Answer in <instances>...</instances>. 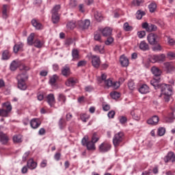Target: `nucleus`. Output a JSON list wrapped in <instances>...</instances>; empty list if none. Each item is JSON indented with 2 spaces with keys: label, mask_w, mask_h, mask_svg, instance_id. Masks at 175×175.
I'll return each mask as SVG.
<instances>
[{
  "label": "nucleus",
  "mask_w": 175,
  "mask_h": 175,
  "mask_svg": "<svg viewBox=\"0 0 175 175\" xmlns=\"http://www.w3.org/2000/svg\"><path fill=\"white\" fill-rule=\"evenodd\" d=\"M106 74H102L100 77H97V81L98 84H102L104 83L105 87H107L108 88H113V90H117L120 88V85H121V83L118 81H113L111 79H108Z\"/></svg>",
  "instance_id": "f257e3e1"
},
{
  "label": "nucleus",
  "mask_w": 175,
  "mask_h": 175,
  "mask_svg": "<svg viewBox=\"0 0 175 175\" xmlns=\"http://www.w3.org/2000/svg\"><path fill=\"white\" fill-rule=\"evenodd\" d=\"M160 90L165 102H169L170 100V96L173 94V86L163 83L160 85Z\"/></svg>",
  "instance_id": "f03ea898"
},
{
  "label": "nucleus",
  "mask_w": 175,
  "mask_h": 175,
  "mask_svg": "<svg viewBox=\"0 0 175 175\" xmlns=\"http://www.w3.org/2000/svg\"><path fill=\"white\" fill-rule=\"evenodd\" d=\"M16 79L18 80V88L23 91H25V90H27V83L25 82L28 80L27 72L19 74Z\"/></svg>",
  "instance_id": "7ed1b4c3"
},
{
  "label": "nucleus",
  "mask_w": 175,
  "mask_h": 175,
  "mask_svg": "<svg viewBox=\"0 0 175 175\" xmlns=\"http://www.w3.org/2000/svg\"><path fill=\"white\" fill-rule=\"evenodd\" d=\"M124 140V133L119 132L113 136V144L114 147H118L120 144L122 143V141Z\"/></svg>",
  "instance_id": "20e7f679"
},
{
  "label": "nucleus",
  "mask_w": 175,
  "mask_h": 175,
  "mask_svg": "<svg viewBox=\"0 0 175 175\" xmlns=\"http://www.w3.org/2000/svg\"><path fill=\"white\" fill-rule=\"evenodd\" d=\"M83 146H86L87 149L89 151L95 150L96 148L95 147V143L92 141H87V138L85 137L81 141Z\"/></svg>",
  "instance_id": "39448f33"
},
{
  "label": "nucleus",
  "mask_w": 175,
  "mask_h": 175,
  "mask_svg": "<svg viewBox=\"0 0 175 175\" xmlns=\"http://www.w3.org/2000/svg\"><path fill=\"white\" fill-rule=\"evenodd\" d=\"M90 58L92 66L98 69L100 66V57L96 55H91Z\"/></svg>",
  "instance_id": "423d86ee"
},
{
  "label": "nucleus",
  "mask_w": 175,
  "mask_h": 175,
  "mask_svg": "<svg viewBox=\"0 0 175 175\" xmlns=\"http://www.w3.org/2000/svg\"><path fill=\"white\" fill-rule=\"evenodd\" d=\"M111 148V144L106 142L102 143L98 147V150L100 152H107V151H110Z\"/></svg>",
  "instance_id": "0eeeda50"
},
{
  "label": "nucleus",
  "mask_w": 175,
  "mask_h": 175,
  "mask_svg": "<svg viewBox=\"0 0 175 175\" xmlns=\"http://www.w3.org/2000/svg\"><path fill=\"white\" fill-rule=\"evenodd\" d=\"M90 25L91 22L88 19H85L84 21H79L77 22V25H79V28H81V29H88Z\"/></svg>",
  "instance_id": "6e6552de"
},
{
  "label": "nucleus",
  "mask_w": 175,
  "mask_h": 175,
  "mask_svg": "<svg viewBox=\"0 0 175 175\" xmlns=\"http://www.w3.org/2000/svg\"><path fill=\"white\" fill-rule=\"evenodd\" d=\"M148 42L152 45L157 44L158 43V36L157 34L150 33L148 36H147Z\"/></svg>",
  "instance_id": "1a4fd4ad"
},
{
  "label": "nucleus",
  "mask_w": 175,
  "mask_h": 175,
  "mask_svg": "<svg viewBox=\"0 0 175 175\" xmlns=\"http://www.w3.org/2000/svg\"><path fill=\"white\" fill-rule=\"evenodd\" d=\"M42 122H40V120L39 118H33L30 121V126L33 129H38L39 126H40Z\"/></svg>",
  "instance_id": "9d476101"
},
{
  "label": "nucleus",
  "mask_w": 175,
  "mask_h": 175,
  "mask_svg": "<svg viewBox=\"0 0 175 175\" xmlns=\"http://www.w3.org/2000/svg\"><path fill=\"white\" fill-rule=\"evenodd\" d=\"M164 68H165L167 73H173L175 70L174 64L172 62L164 63Z\"/></svg>",
  "instance_id": "9b49d317"
},
{
  "label": "nucleus",
  "mask_w": 175,
  "mask_h": 175,
  "mask_svg": "<svg viewBox=\"0 0 175 175\" xmlns=\"http://www.w3.org/2000/svg\"><path fill=\"white\" fill-rule=\"evenodd\" d=\"M142 28L146 29L148 32H152V31L157 30V26L152 24H148L147 23H144L142 24Z\"/></svg>",
  "instance_id": "f8f14e48"
},
{
  "label": "nucleus",
  "mask_w": 175,
  "mask_h": 175,
  "mask_svg": "<svg viewBox=\"0 0 175 175\" xmlns=\"http://www.w3.org/2000/svg\"><path fill=\"white\" fill-rule=\"evenodd\" d=\"M76 84H77V79L73 77L68 78L65 82L67 87H74Z\"/></svg>",
  "instance_id": "ddd939ff"
},
{
  "label": "nucleus",
  "mask_w": 175,
  "mask_h": 175,
  "mask_svg": "<svg viewBox=\"0 0 175 175\" xmlns=\"http://www.w3.org/2000/svg\"><path fill=\"white\" fill-rule=\"evenodd\" d=\"M46 102L51 106V107H53L54 105H55V97H54V94H49L46 96Z\"/></svg>",
  "instance_id": "4468645a"
},
{
  "label": "nucleus",
  "mask_w": 175,
  "mask_h": 175,
  "mask_svg": "<svg viewBox=\"0 0 175 175\" xmlns=\"http://www.w3.org/2000/svg\"><path fill=\"white\" fill-rule=\"evenodd\" d=\"M120 62L122 66H123L124 68H126V66H128L129 65V59H128V57H126V56H125L124 55L120 56Z\"/></svg>",
  "instance_id": "2eb2a0df"
},
{
  "label": "nucleus",
  "mask_w": 175,
  "mask_h": 175,
  "mask_svg": "<svg viewBox=\"0 0 175 175\" xmlns=\"http://www.w3.org/2000/svg\"><path fill=\"white\" fill-rule=\"evenodd\" d=\"M161 80V77H154L153 79L150 81L151 85L154 87L155 90L157 88H161V84H159V81Z\"/></svg>",
  "instance_id": "dca6fc26"
},
{
  "label": "nucleus",
  "mask_w": 175,
  "mask_h": 175,
  "mask_svg": "<svg viewBox=\"0 0 175 175\" xmlns=\"http://www.w3.org/2000/svg\"><path fill=\"white\" fill-rule=\"evenodd\" d=\"M139 92L142 94H148L150 92V88L146 84L142 85L138 89Z\"/></svg>",
  "instance_id": "f3484780"
},
{
  "label": "nucleus",
  "mask_w": 175,
  "mask_h": 175,
  "mask_svg": "<svg viewBox=\"0 0 175 175\" xmlns=\"http://www.w3.org/2000/svg\"><path fill=\"white\" fill-rule=\"evenodd\" d=\"M27 167L30 169V170H33L34 169H36L38 166V163L33 161V159H30L27 161Z\"/></svg>",
  "instance_id": "a211bd4d"
},
{
  "label": "nucleus",
  "mask_w": 175,
  "mask_h": 175,
  "mask_svg": "<svg viewBox=\"0 0 175 175\" xmlns=\"http://www.w3.org/2000/svg\"><path fill=\"white\" fill-rule=\"evenodd\" d=\"M62 75L64 77H69L70 76V68L68 66H64L62 68Z\"/></svg>",
  "instance_id": "6ab92c4d"
},
{
  "label": "nucleus",
  "mask_w": 175,
  "mask_h": 175,
  "mask_svg": "<svg viewBox=\"0 0 175 175\" xmlns=\"http://www.w3.org/2000/svg\"><path fill=\"white\" fill-rule=\"evenodd\" d=\"M159 122V118L157 116H154L147 120L148 125H157Z\"/></svg>",
  "instance_id": "aec40b11"
},
{
  "label": "nucleus",
  "mask_w": 175,
  "mask_h": 175,
  "mask_svg": "<svg viewBox=\"0 0 175 175\" xmlns=\"http://www.w3.org/2000/svg\"><path fill=\"white\" fill-rule=\"evenodd\" d=\"M133 120H135V121H139L140 120V117L142 116V111L140 110H135L133 111L131 113Z\"/></svg>",
  "instance_id": "412c9836"
},
{
  "label": "nucleus",
  "mask_w": 175,
  "mask_h": 175,
  "mask_svg": "<svg viewBox=\"0 0 175 175\" xmlns=\"http://www.w3.org/2000/svg\"><path fill=\"white\" fill-rule=\"evenodd\" d=\"M31 24L33 27L36 28V29H43V25H42V23H40V22L36 19H32Z\"/></svg>",
  "instance_id": "4be33fe9"
},
{
  "label": "nucleus",
  "mask_w": 175,
  "mask_h": 175,
  "mask_svg": "<svg viewBox=\"0 0 175 175\" xmlns=\"http://www.w3.org/2000/svg\"><path fill=\"white\" fill-rule=\"evenodd\" d=\"M0 142L3 144H8V142H9V137L3 132H0Z\"/></svg>",
  "instance_id": "5701e85b"
},
{
  "label": "nucleus",
  "mask_w": 175,
  "mask_h": 175,
  "mask_svg": "<svg viewBox=\"0 0 175 175\" xmlns=\"http://www.w3.org/2000/svg\"><path fill=\"white\" fill-rule=\"evenodd\" d=\"M23 47H24V44L23 42H18L14 46V48H13L14 53L17 54L18 51H23Z\"/></svg>",
  "instance_id": "b1692460"
},
{
  "label": "nucleus",
  "mask_w": 175,
  "mask_h": 175,
  "mask_svg": "<svg viewBox=\"0 0 175 175\" xmlns=\"http://www.w3.org/2000/svg\"><path fill=\"white\" fill-rule=\"evenodd\" d=\"M111 32H113V30L110 27H105L101 30V33L105 37L111 36Z\"/></svg>",
  "instance_id": "393cba45"
},
{
  "label": "nucleus",
  "mask_w": 175,
  "mask_h": 175,
  "mask_svg": "<svg viewBox=\"0 0 175 175\" xmlns=\"http://www.w3.org/2000/svg\"><path fill=\"white\" fill-rule=\"evenodd\" d=\"M151 72L152 73H153L154 77H159V76H161L162 71H161V70L159 68H158L157 67L153 66L151 68Z\"/></svg>",
  "instance_id": "a878e982"
},
{
  "label": "nucleus",
  "mask_w": 175,
  "mask_h": 175,
  "mask_svg": "<svg viewBox=\"0 0 175 175\" xmlns=\"http://www.w3.org/2000/svg\"><path fill=\"white\" fill-rule=\"evenodd\" d=\"M72 61H79L80 59V54L79 50L72 49Z\"/></svg>",
  "instance_id": "bb28decb"
},
{
  "label": "nucleus",
  "mask_w": 175,
  "mask_h": 175,
  "mask_svg": "<svg viewBox=\"0 0 175 175\" xmlns=\"http://www.w3.org/2000/svg\"><path fill=\"white\" fill-rule=\"evenodd\" d=\"M174 113L175 111L173 110L172 112L168 113V115L167 116V117H165V120L166 121V122H173V121H174Z\"/></svg>",
  "instance_id": "cd10ccee"
},
{
  "label": "nucleus",
  "mask_w": 175,
  "mask_h": 175,
  "mask_svg": "<svg viewBox=\"0 0 175 175\" xmlns=\"http://www.w3.org/2000/svg\"><path fill=\"white\" fill-rule=\"evenodd\" d=\"M21 65V62L18 60H14L10 64V70H16Z\"/></svg>",
  "instance_id": "c85d7f7f"
},
{
  "label": "nucleus",
  "mask_w": 175,
  "mask_h": 175,
  "mask_svg": "<svg viewBox=\"0 0 175 175\" xmlns=\"http://www.w3.org/2000/svg\"><path fill=\"white\" fill-rule=\"evenodd\" d=\"M175 154L173 152H170L167 154L165 161V162H174Z\"/></svg>",
  "instance_id": "c756f323"
},
{
  "label": "nucleus",
  "mask_w": 175,
  "mask_h": 175,
  "mask_svg": "<svg viewBox=\"0 0 175 175\" xmlns=\"http://www.w3.org/2000/svg\"><path fill=\"white\" fill-rule=\"evenodd\" d=\"M139 49L142 50V51H147V50H149L150 47L146 41H142L139 43Z\"/></svg>",
  "instance_id": "7c9ffc66"
},
{
  "label": "nucleus",
  "mask_w": 175,
  "mask_h": 175,
  "mask_svg": "<svg viewBox=\"0 0 175 175\" xmlns=\"http://www.w3.org/2000/svg\"><path fill=\"white\" fill-rule=\"evenodd\" d=\"M58 126L59 129H65V127L66 126V120H65V119L63 118H61L59 120Z\"/></svg>",
  "instance_id": "2f4dec72"
},
{
  "label": "nucleus",
  "mask_w": 175,
  "mask_h": 175,
  "mask_svg": "<svg viewBox=\"0 0 175 175\" xmlns=\"http://www.w3.org/2000/svg\"><path fill=\"white\" fill-rule=\"evenodd\" d=\"M94 18L98 23L103 21V15H102V13L99 12V11H96L94 12Z\"/></svg>",
  "instance_id": "473e14b6"
},
{
  "label": "nucleus",
  "mask_w": 175,
  "mask_h": 175,
  "mask_svg": "<svg viewBox=\"0 0 175 175\" xmlns=\"http://www.w3.org/2000/svg\"><path fill=\"white\" fill-rule=\"evenodd\" d=\"M2 106L3 109H4V110H6L9 113L12 111V104L10 103V102L4 103L2 104Z\"/></svg>",
  "instance_id": "72a5a7b5"
},
{
  "label": "nucleus",
  "mask_w": 175,
  "mask_h": 175,
  "mask_svg": "<svg viewBox=\"0 0 175 175\" xmlns=\"http://www.w3.org/2000/svg\"><path fill=\"white\" fill-rule=\"evenodd\" d=\"M33 39H35V34L31 33L27 38V44L29 46H33Z\"/></svg>",
  "instance_id": "f704fd0d"
},
{
  "label": "nucleus",
  "mask_w": 175,
  "mask_h": 175,
  "mask_svg": "<svg viewBox=\"0 0 175 175\" xmlns=\"http://www.w3.org/2000/svg\"><path fill=\"white\" fill-rule=\"evenodd\" d=\"M59 77L57 75H53L50 77L49 83L51 85H55V83H57V80H58Z\"/></svg>",
  "instance_id": "c9c22d12"
},
{
  "label": "nucleus",
  "mask_w": 175,
  "mask_h": 175,
  "mask_svg": "<svg viewBox=\"0 0 175 175\" xmlns=\"http://www.w3.org/2000/svg\"><path fill=\"white\" fill-rule=\"evenodd\" d=\"M52 21L53 24H57L59 21V14L58 13L52 12Z\"/></svg>",
  "instance_id": "e433bc0d"
},
{
  "label": "nucleus",
  "mask_w": 175,
  "mask_h": 175,
  "mask_svg": "<svg viewBox=\"0 0 175 175\" xmlns=\"http://www.w3.org/2000/svg\"><path fill=\"white\" fill-rule=\"evenodd\" d=\"M94 51H96V53H100V54L105 53V49L102 45H96L94 48Z\"/></svg>",
  "instance_id": "4c0bfd02"
},
{
  "label": "nucleus",
  "mask_w": 175,
  "mask_h": 175,
  "mask_svg": "<svg viewBox=\"0 0 175 175\" xmlns=\"http://www.w3.org/2000/svg\"><path fill=\"white\" fill-rule=\"evenodd\" d=\"M14 143H21L23 142V136L21 135H16L13 137Z\"/></svg>",
  "instance_id": "58836bf2"
},
{
  "label": "nucleus",
  "mask_w": 175,
  "mask_h": 175,
  "mask_svg": "<svg viewBox=\"0 0 175 175\" xmlns=\"http://www.w3.org/2000/svg\"><path fill=\"white\" fill-rule=\"evenodd\" d=\"M90 116L87 113H82L80 115V118L83 122H87L90 120Z\"/></svg>",
  "instance_id": "ea45409f"
},
{
  "label": "nucleus",
  "mask_w": 175,
  "mask_h": 175,
  "mask_svg": "<svg viewBox=\"0 0 175 175\" xmlns=\"http://www.w3.org/2000/svg\"><path fill=\"white\" fill-rule=\"evenodd\" d=\"M135 16L137 20H142V18H143V16H146V12L144 11L138 10Z\"/></svg>",
  "instance_id": "a19ab883"
},
{
  "label": "nucleus",
  "mask_w": 175,
  "mask_h": 175,
  "mask_svg": "<svg viewBox=\"0 0 175 175\" xmlns=\"http://www.w3.org/2000/svg\"><path fill=\"white\" fill-rule=\"evenodd\" d=\"M113 42H114V38L111 36H109L107 37V40H105V44H106V46H110L113 44Z\"/></svg>",
  "instance_id": "79ce46f5"
},
{
  "label": "nucleus",
  "mask_w": 175,
  "mask_h": 175,
  "mask_svg": "<svg viewBox=\"0 0 175 175\" xmlns=\"http://www.w3.org/2000/svg\"><path fill=\"white\" fill-rule=\"evenodd\" d=\"M35 47H37V49H40L43 46V42L40 41L39 39L35 40L33 42V44Z\"/></svg>",
  "instance_id": "37998d69"
},
{
  "label": "nucleus",
  "mask_w": 175,
  "mask_h": 175,
  "mask_svg": "<svg viewBox=\"0 0 175 175\" xmlns=\"http://www.w3.org/2000/svg\"><path fill=\"white\" fill-rule=\"evenodd\" d=\"M10 58V53L8 50H5L2 53V59H9Z\"/></svg>",
  "instance_id": "c03bdc74"
},
{
  "label": "nucleus",
  "mask_w": 175,
  "mask_h": 175,
  "mask_svg": "<svg viewBox=\"0 0 175 175\" xmlns=\"http://www.w3.org/2000/svg\"><path fill=\"white\" fill-rule=\"evenodd\" d=\"M8 111H6L5 109H0V117H9Z\"/></svg>",
  "instance_id": "a18cd8bd"
},
{
  "label": "nucleus",
  "mask_w": 175,
  "mask_h": 175,
  "mask_svg": "<svg viewBox=\"0 0 175 175\" xmlns=\"http://www.w3.org/2000/svg\"><path fill=\"white\" fill-rule=\"evenodd\" d=\"M149 10L150 12V13H154V12H155V10H157V3H151L149 6Z\"/></svg>",
  "instance_id": "49530a36"
},
{
  "label": "nucleus",
  "mask_w": 175,
  "mask_h": 175,
  "mask_svg": "<svg viewBox=\"0 0 175 175\" xmlns=\"http://www.w3.org/2000/svg\"><path fill=\"white\" fill-rule=\"evenodd\" d=\"M2 13L3 18H8V5H3Z\"/></svg>",
  "instance_id": "de8ad7c7"
},
{
  "label": "nucleus",
  "mask_w": 175,
  "mask_h": 175,
  "mask_svg": "<svg viewBox=\"0 0 175 175\" xmlns=\"http://www.w3.org/2000/svg\"><path fill=\"white\" fill-rule=\"evenodd\" d=\"M57 99L59 102H62V104L66 102V96H65L64 94H59Z\"/></svg>",
  "instance_id": "09e8293b"
},
{
  "label": "nucleus",
  "mask_w": 175,
  "mask_h": 175,
  "mask_svg": "<svg viewBox=\"0 0 175 175\" xmlns=\"http://www.w3.org/2000/svg\"><path fill=\"white\" fill-rule=\"evenodd\" d=\"M110 95H111V98H112V99H118V98H120L121 96V95L120 94V93L118 92H111Z\"/></svg>",
  "instance_id": "8fccbe9b"
},
{
  "label": "nucleus",
  "mask_w": 175,
  "mask_h": 175,
  "mask_svg": "<svg viewBox=\"0 0 175 175\" xmlns=\"http://www.w3.org/2000/svg\"><path fill=\"white\" fill-rule=\"evenodd\" d=\"M166 59V55L162 53L160 55H157V61L158 62H163Z\"/></svg>",
  "instance_id": "3c124183"
},
{
  "label": "nucleus",
  "mask_w": 175,
  "mask_h": 175,
  "mask_svg": "<svg viewBox=\"0 0 175 175\" xmlns=\"http://www.w3.org/2000/svg\"><path fill=\"white\" fill-rule=\"evenodd\" d=\"M152 51H162L163 48L162 46L159 44H156L152 48Z\"/></svg>",
  "instance_id": "603ef678"
},
{
  "label": "nucleus",
  "mask_w": 175,
  "mask_h": 175,
  "mask_svg": "<svg viewBox=\"0 0 175 175\" xmlns=\"http://www.w3.org/2000/svg\"><path fill=\"white\" fill-rule=\"evenodd\" d=\"M143 2H144V0H133L132 5L133 6H140L141 3H143Z\"/></svg>",
  "instance_id": "864d4df0"
},
{
  "label": "nucleus",
  "mask_w": 175,
  "mask_h": 175,
  "mask_svg": "<svg viewBox=\"0 0 175 175\" xmlns=\"http://www.w3.org/2000/svg\"><path fill=\"white\" fill-rule=\"evenodd\" d=\"M18 68H19L20 70H25V72H27V70H29V67L21 64V62Z\"/></svg>",
  "instance_id": "5fc2aeb1"
},
{
  "label": "nucleus",
  "mask_w": 175,
  "mask_h": 175,
  "mask_svg": "<svg viewBox=\"0 0 175 175\" xmlns=\"http://www.w3.org/2000/svg\"><path fill=\"white\" fill-rule=\"evenodd\" d=\"M165 132H166L165 128L160 127L158 129L157 135H159V136H163V135H165Z\"/></svg>",
  "instance_id": "6e6d98bb"
},
{
  "label": "nucleus",
  "mask_w": 175,
  "mask_h": 175,
  "mask_svg": "<svg viewBox=\"0 0 175 175\" xmlns=\"http://www.w3.org/2000/svg\"><path fill=\"white\" fill-rule=\"evenodd\" d=\"M150 62H152V64H155L158 62V55H154L150 57Z\"/></svg>",
  "instance_id": "4d7b16f0"
},
{
  "label": "nucleus",
  "mask_w": 175,
  "mask_h": 175,
  "mask_svg": "<svg viewBox=\"0 0 175 175\" xmlns=\"http://www.w3.org/2000/svg\"><path fill=\"white\" fill-rule=\"evenodd\" d=\"M66 27L68 29H73L76 27V23L75 22H69L67 23Z\"/></svg>",
  "instance_id": "13d9d810"
},
{
  "label": "nucleus",
  "mask_w": 175,
  "mask_h": 175,
  "mask_svg": "<svg viewBox=\"0 0 175 175\" xmlns=\"http://www.w3.org/2000/svg\"><path fill=\"white\" fill-rule=\"evenodd\" d=\"M128 87L131 91H133V90H135V82H133V80L129 81Z\"/></svg>",
  "instance_id": "bf43d9fd"
},
{
  "label": "nucleus",
  "mask_w": 175,
  "mask_h": 175,
  "mask_svg": "<svg viewBox=\"0 0 175 175\" xmlns=\"http://www.w3.org/2000/svg\"><path fill=\"white\" fill-rule=\"evenodd\" d=\"M98 140L99 138L98 137V134L96 133H93V135L92 137V142L97 143Z\"/></svg>",
  "instance_id": "052dcab7"
},
{
  "label": "nucleus",
  "mask_w": 175,
  "mask_h": 175,
  "mask_svg": "<svg viewBox=\"0 0 175 175\" xmlns=\"http://www.w3.org/2000/svg\"><path fill=\"white\" fill-rule=\"evenodd\" d=\"M100 38H101L100 33H99L98 32L94 33V40H97L98 42H102L100 40Z\"/></svg>",
  "instance_id": "680f3d73"
},
{
  "label": "nucleus",
  "mask_w": 175,
  "mask_h": 175,
  "mask_svg": "<svg viewBox=\"0 0 175 175\" xmlns=\"http://www.w3.org/2000/svg\"><path fill=\"white\" fill-rule=\"evenodd\" d=\"M119 120H120V124H125L126 122V121H128V119L125 116H120Z\"/></svg>",
  "instance_id": "e2e57ef3"
},
{
  "label": "nucleus",
  "mask_w": 175,
  "mask_h": 175,
  "mask_svg": "<svg viewBox=\"0 0 175 175\" xmlns=\"http://www.w3.org/2000/svg\"><path fill=\"white\" fill-rule=\"evenodd\" d=\"M137 36H138V38H139V39H143V38H144V36H146V31H138Z\"/></svg>",
  "instance_id": "0e129e2a"
},
{
  "label": "nucleus",
  "mask_w": 175,
  "mask_h": 175,
  "mask_svg": "<svg viewBox=\"0 0 175 175\" xmlns=\"http://www.w3.org/2000/svg\"><path fill=\"white\" fill-rule=\"evenodd\" d=\"M123 27L124 29L126 31H132V27H131L128 23H125Z\"/></svg>",
  "instance_id": "69168bd1"
},
{
  "label": "nucleus",
  "mask_w": 175,
  "mask_h": 175,
  "mask_svg": "<svg viewBox=\"0 0 175 175\" xmlns=\"http://www.w3.org/2000/svg\"><path fill=\"white\" fill-rule=\"evenodd\" d=\"M59 9H61V5H55L52 10V13H58Z\"/></svg>",
  "instance_id": "338daca9"
},
{
  "label": "nucleus",
  "mask_w": 175,
  "mask_h": 175,
  "mask_svg": "<svg viewBox=\"0 0 175 175\" xmlns=\"http://www.w3.org/2000/svg\"><path fill=\"white\" fill-rule=\"evenodd\" d=\"M70 6L71 8H76V6H77V1H76V0H70Z\"/></svg>",
  "instance_id": "774afa93"
}]
</instances>
